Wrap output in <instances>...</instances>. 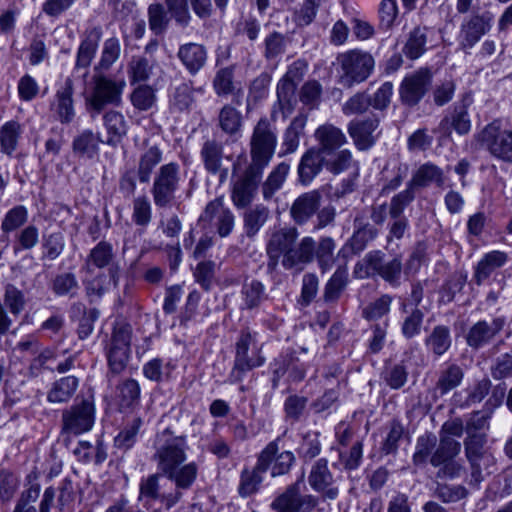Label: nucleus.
I'll return each instance as SVG.
<instances>
[{
	"label": "nucleus",
	"instance_id": "1",
	"mask_svg": "<svg viewBox=\"0 0 512 512\" xmlns=\"http://www.w3.org/2000/svg\"><path fill=\"white\" fill-rule=\"evenodd\" d=\"M153 461L160 474L167 477L179 490H189L197 480L199 465L186 463L189 445L186 435H176L171 428L157 434Z\"/></svg>",
	"mask_w": 512,
	"mask_h": 512
},
{
	"label": "nucleus",
	"instance_id": "2",
	"mask_svg": "<svg viewBox=\"0 0 512 512\" xmlns=\"http://www.w3.org/2000/svg\"><path fill=\"white\" fill-rule=\"evenodd\" d=\"M281 441L282 436L270 441L257 455L255 466L253 468L245 467L241 471L237 487L238 494L241 497L245 498L256 494L263 482V475L268 470H270L272 477L289 473L296 458L291 451H280Z\"/></svg>",
	"mask_w": 512,
	"mask_h": 512
},
{
	"label": "nucleus",
	"instance_id": "3",
	"mask_svg": "<svg viewBox=\"0 0 512 512\" xmlns=\"http://www.w3.org/2000/svg\"><path fill=\"white\" fill-rule=\"evenodd\" d=\"M87 277L86 290L89 295L100 297L110 287L118 283L120 267L113 246L100 241L89 252L82 267Z\"/></svg>",
	"mask_w": 512,
	"mask_h": 512
},
{
	"label": "nucleus",
	"instance_id": "4",
	"mask_svg": "<svg viewBox=\"0 0 512 512\" xmlns=\"http://www.w3.org/2000/svg\"><path fill=\"white\" fill-rule=\"evenodd\" d=\"M263 345L258 343L257 333L249 329L241 330L235 343V357L229 378L231 383H239L247 372L264 365Z\"/></svg>",
	"mask_w": 512,
	"mask_h": 512
},
{
	"label": "nucleus",
	"instance_id": "5",
	"mask_svg": "<svg viewBox=\"0 0 512 512\" xmlns=\"http://www.w3.org/2000/svg\"><path fill=\"white\" fill-rule=\"evenodd\" d=\"M126 87L123 78L107 75H95L90 93L85 98L87 111L92 117L103 112L107 106L119 107Z\"/></svg>",
	"mask_w": 512,
	"mask_h": 512
},
{
	"label": "nucleus",
	"instance_id": "6",
	"mask_svg": "<svg viewBox=\"0 0 512 512\" xmlns=\"http://www.w3.org/2000/svg\"><path fill=\"white\" fill-rule=\"evenodd\" d=\"M340 66L338 83L344 88H352L367 80L375 66L373 56L361 49H351L337 56Z\"/></svg>",
	"mask_w": 512,
	"mask_h": 512
},
{
	"label": "nucleus",
	"instance_id": "7",
	"mask_svg": "<svg viewBox=\"0 0 512 512\" xmlns=\"http://www.w3.org/2000/svg\"><path fill=\"white\" fill-rule=\"evenodd\" d=\"M183 177L177 162L161 165L155 172L151 186V195L157 208H170L177 199Z\"/></svg>",
	"mask_w": 512,
	"mask_h": 512
},
{
	"label": "nucleus",
	"instance_id": "8",
	"mask_svg": "<svg viewBox=\"0 0 512 512\" xmlns=\"http://www.w3.org/2000/svg\"><path fill=\"white\" fill-rule=\"evenodd\" d=\"M277 131L267 117L258 120L250 138L249 165L264 170L272 160L277 147Z\"/></svg>",
	"mask_w": 512,
	"mask_h": 512
},
{
	"label": "nucleus",
	"instance_id": "9",
	"mask_svg": "<svg viewBox=\"0 0 512 512\" xmlns=\"http://www.w3.org/2000/svg\"><path fill=\"white\" fill-rule=\"evenodd\" d=\"M486 444L487 434L467 435L464 439L465 457L470 467V485L478 486L484 480L483 471L495 464V459Z\"/></svg>",
	"mask_w": 512,
	"mask_h": 512
},
{
	"label": "nucleus",
	"instance_id": "10",
	"mask_svg": "<svg viewBox=\"0 0 512 512\" xmlns=\"http://www.w3.org/2000/svg\"><path fill=\"white\" fill-rule=\"evenodd\" d=\"M481 141L493 157L512 163V127L501 119H495L484 127Z\"/></svg>",
	"mask_w": 512,
	"mask_h": 512
},
{
	"label": "nucleus",
	"instance_id": "11",
	"mask_svg": "<svg viewBox=\"0 0 512 512\" xmlns=\"http://www.w3.org/2000/svg\"><path fill=\"white\" fill-rule=\"evenodd\" d=\"M61 422V433L63 435L78 436L89 432L95 423L93 402L84 399L63 410Z\"/></svg>",
	"mask_w": 512,
	"mask_h": 512
},
{
	"label": "nucleus",
	"instance_id": "12",
	"mask_svg": "<svg viewBox=\"0 0 512 512\" xmlns=\"http://www.w3.org/2000/svg\"><path fill=\"white\" fill-rule=\"evenodd\" d=\"M305 488L302 479L287 486L271 503L275 512H311L317 505V499L310 494H303Z\"/></svg>",
	"mask_w": 512,
	"mask_h": 512
},
{
	"label": "nucleus",
	"instance_id": "13",
	"mask_svg": "<svg viewBox=\"0 0 512 512\" xmlns=\"http://www.w3.org/2000/svg\"><path fill=\"white\" fill-rule=\"evenodd\" d=\"M298 237V229L293 226L275 227L270 230L266 241L267 268L270 271L276 270L280 259L286 257Z\"/></svg>",
	"mask_w": 512,
	"mask_h": 512
},
{
	"label": "nucleus",
	"instance_id": "14",
	"mask_svg": "<svg viewBox=\"0 0 512 512\" xmlns=\"http://www.w3.org/2000/svg\"><path fill=\"white\" fill-rule=\"evenodd\" d=\"M363 263L366 265V275H360V277L378 275L392 286L400 284L403 270L401 257L395 256L386 260L381 251L374 250L365 255Z\"/></svg>",
	"mask_w": 512,
	"mask_h": 512
},
{
	"label": "nucleus",
	"instance_id": "15",
	"mask_svg": "<svg viewBox=\"0 0 512 512\" xmlns=\"http://www.w3.org/2000/svg\"><path fill=\"white\" fill-rule=\"evenodd\" d=\"M264 170L248 165L244 172L232 181L231 200L235 207H247L254 199Z\"/></svg>",
	"mask_w": 512,
	"mask_h": 512
},
{
	"label": "nucleus",
	"instance_id": "16",
	"mask_svg": "<svg viewBox=\"0 0 512 512\" xmlns=\"http://www.w3.org/2000/svg\"><path fill=\"white\" fill-rule=\"evenodd\" d=\"M432 83V72L422 67L406 75L399 87L400 100L404 105L416 106L427 93Z\"/></svg>",
	"mask_w": 512,
	"mask_h": 512
},
{
	"label": "nucleus",
	"instance_id": "17",
	"mask_svg": "<svg viewBox=\"0 0 512 512\" xmlns=\"http://www.w3.org/2000/svg\"><path fill=\"white\" fill-rule=\"evenodd\" d=\"M234 223V214L224 205L221 197L210 201L199 217V224L203 228L214 226L220 237H227L232 232Z\"/></svg>",
	"mask_w": 512,
	"mask_h": 512
},
{
	"label": "nucleus",
	"instance_id": "18",
	"mask_svg": "<svg viewBox=\"0 0 512 512\" xmlns=\"http://www.w3.org/2000/svg\"><path fill=\"white\" fill-rule=\"evenodd\" d=\"M494 16L491 12L485 11L482 14H474L466 19L460 27L458 35L459 47L467 51L488 33L492 27Z\"/></svg>",
	"mask_w": 512,
	"mask_h": 512
},
{
	"label": "nucleus",
	"instance_id": "19",
	"mask_svg": "<svg viewBox=\"0 0 512 512\" xmlns=\"http://www.w3.org/2000/svg\"><path fill=\"white\" fill-rule=\"evenodd\" d=\"M337 477H334L328 467L326 458L316 460L309 471L308 483L310 487L320 493L324 498L334 500L339 494Z\"/></svg>",
	"mask_w": 512,
	"mask_h": 512
},
{
	"label": "nucleus",
	"instance_id": "20",
	"mask_svg": "<svg viewBox=\"0 0 512 512\" xmlns=\"http://www.w3.org/2000/svg\"><path fill=\"white\" fill-rule=\"evenodd\" d=\"M185 491L179 490L175 486L174 491L162 494L160 492L159 475L151 474L140 481L139 500L144 501L145 506L151 502L160 501L166 509H170L182 499Z\"/></svg>",
	"mask_w": 512,
	"mask_h": 512
},
{
	"label": "nucleus",
	"instance_id": "21",
	"mask_svg": "<svg viewBox=\"0 0 512 512\" xmlns=\"http://www.w3.org/2000/svg\"><path fill=\"white\" fill-rule=\"evenodd\" d=\"M101 38L102 28L100 26H93L85 30L77 49L74 73L82 72L83 78L88 76L89 67L96 55Z\"/></svg>",
	"mask_w": 512,
	"mask_h": 512
},
{
	"label": "nucleus",
	"instance_id": "22",
	"mask_svg": "<svg viewBox=\"0 0 512 512\" xmlns=\"http://www.w3.org/2000/svg\"><path fill=\"white\" fill-rule=\"evenodd\" d=\"M379 119L367 117L353 119L347 126L348 133L357 149L365 151L370 149L377 140L375 131L378 129Z\"/></svg>",
	"mask_w": 512,
	"mask_h": 512
},
{
	"label": "nucleus",
	"instance_id": "23",
	"mask_svg": "<svg viewBox=\"0 0 512 512\" xmlns=\"http://www.w3.org/2000/svg\"><path fill=\"white\" fill-rule=\"evenodd\" d=\"M74 85L70 77L56 90L51 110L55 113L57 120L62 124H69L75 118L74 108Z\"/></svg>",
	"mask_w": 512,
	"mask_h": 512
},
{
	"label": "nucleus",
	"instance_id": "24",
	"mask_svg": "<svg viewBox=\"0 0 512 512\" xmlns=\"http://www.w3.org/2000/svg\"><path fill=\"white\" fill-rule=\"evenodd\" d=\"M446 181L447 176L444 170L435 163L428 161L421 164L413 172L408 185L415 191L428 188L432 185L437 188H443Z\"/></svg>",
	"mask_w": 512,
	"mask_h": 512
},
{
	"label": "nucleus",
	"instance_id": "25",
	"mask_svg": "<svg viewBox=\"0 0 512 512\" xmlns=\"http://www.w3.org/2000/svg\"><path fill=\"white\" fill-rule=\"evenodd\" d=\"M322 195L311 190L299 195L291 205L290 216L297 225L306 224L319 210Z\"/></svg>",
	"mask_w": 512,
	"mask_h": 512
},
{
	"label": "nucleus",
	"instance_id": "26",
	"mask_svg": "<svg viewBox=\"0 0 512 512\" xmlns=\"http://www.w3.org/2000/svg\"><path fill=\"white\" fill-rule=\"evenodd\" d=\"M509 256L506 252L493 250L485 253L473 267V281L476 285L484 284L497 270L506 265Z\"/></svg>",
	"mask_w": 512,
	"mask_h": 512
},
{
	"label": "nucleus",
	"instance_id": "27",
	"mask_svg": "<svg viewBox=\"0 0 512 512\" xmlns=\"http://www.w3.org/2000/svg\"><path fill=\"white\" fill-rule=\"evenodd\" d=\"M315 240L311 236L303 237L299 242H295L285 258L281 259V264L286 270L297 268L303 269L304 265L314 260Z\"/></svg>",
	"mask_w": 512,
	"mask_h": 512
},
{
	"label": "nucleus",
	"instance_id": "28",
	"mask_svg": "<svg viewBox=\"0 0 512 512\" xmlns=\"http://www.w3.org/2000/svg\"><path fill=\"white\" fill-rule=\"evenodd\" d=\"M177 57L191 75H196L208 59L207 48L203 44L189 42L180 45Z\"/></svg>",
	"mask_w": 512,
	"mask_h": 512
},
{
	"label": "nucleus",
	"instance_id": "29",
	"mask_svg": "<svg viewBox=\"0 0 512 512\" xmlns=\"http://www.w3.org/2000/svg\"><path fill=\"white\" fill-rule=\"evenodd\" d=\"M325 167V154L317 150L315 147L308 149L301 157L298 164L299 182L307 186Z\"/></svg>",
	"mask_w": 512,
	"mask_h": 512
},
{
	"label": "nucleus",
	"instance_id": "30",
	"mask_svg": "<svg viewBox=\"0 0 512 512\" xmlns=\"http://www.w3.org/2000/svg\"><path fill=\"white\" fill-rule=\"evenodd\" d=\"M504 324L502 318H494L490 323L485 320L478 321L468 331V345L473 348L484 346L503 329Z\"/></svg>",
	"mask_w": 512,
	"mask_h": 512
},
{
	"label": "nucleus",
	"instance_id": "31",
	"mask_svg": "<svg viewBox=\"0 0 512 512\" xmlns=\"http://www.w3.org/2000/svg\"><path fill=\"white\" fill-rule=\"evenodd\" d=\"M41 493L39 473L31 471L25 478L24 489L20 493L12 512H39L35 506Z\"/></svg>",
	"mask_w": 512,
	"mask_h": 512
},
{
	"label": "nucleus",
	"instance_id": "32",
	"mask_svg": "<svg viewBox=\"0 0 512 512\" xmlns=\"http://www.w3.org/2000/svg\"><path fill=\"white\" fill-rule=\"evenodd\" d=\"M314 137L318 142V147L315 148L323 154H331V151L338 150L347 142L344 132L331 123L320 125L315 130Z\"/></svg>",
	"mask_w": 512,
	"mask_h": 512
},
{
	"label": "nucleus",
	"instance_id": "33",
	"mask_svg": "<svg viewBox=\"0 0 512 512\" xmlns=\"http://www.w3.org/2000/svg\"><path fill=\"white\" fill-rule=\"evenodd\" d=\"M354 225L355 230L341 251L349 249L353 254H359L377 237L379 231L372 224L359 218L355 219Z\"/></svg>",
	"mask_w": 512,
	"mask_h": 512
},
{
	"label": "nucleus",
	"instance_id": "34",
	"mask_svg": "<svg viewBox=\"0 0 512 512\" xmlns=\"http://www.w3.org/2000/svg\"><path fill=\"white\" fill-rule=\"evenodd\" d=\"M453 128L459 135H466L471 130V120L469 118L466 104L457 105L450 117H445L439 124V131L444 135L451 134Z\"/></svg>",
	"mask_w": 512,
	"mask_h": 512
},
{
	"label": "nucleus",
	"instance_id": "35",
	"mask_svg": "<svg viewBox=\"0 0 512 512\" xmlns=\"http://www.w3.org/2000/svg\"><path fill=\"white\" fill-rule=\"evenodd\" d=\"M464 378L463 369L456 363H446L442 366L435 384V392L446 395L460 386Z\"/></svg>",
	"mask_w": 512,
	"mask_h": 512
},
{
	"label": "nucleus",
	"instance_id": "36",
	"mask_svg": "<svg viewBox=\"0 0 512 512\" xmlns=\"http://www.w3.org/2000/svg\"><path fill=\"white\" fill-rule=\"evenodd\" d=\"M143 426L144 421L141 417L133 416L128 418L114 438L115 447L122 451L130 450L136 444Z\"/></svg>",
	"mask_w": 512,
	"mask_h": 512
},
{
	"label": "nucleus",
	"instance_id": "37",
	"mask_svg": "<svg viewBox=\"0 0 512 512\" xmlns=\"http://www.w3.org/2000/svg\"><path fill=\"white\" fill-rule=\"evenodd\" d=\"M163 159V151L157 146L148 147L139 157L137 178L140 183H148L157 165Z\"/></svg>",
	"mask_w": 512,
	"mask_h": 512
},
{
	"label": "nucleus",
	"instance_id": "38",
	"mask_svg": "<svg viewBox=\"0 0 512 512\" xmlns=\"http://www.w3.org/2000/svg\"><path fill=\"white\" fill-rule=\"evenodd\" d=\"M177 365L171 360L162 358H154L143 365V375L154 382H166L172 378Z\"/></svg>",
	"mask_w": 512,
	"mask_h": 512
},
{
	"label": "nucleus",
	"instance_id": "39",
	"mask_svg": "<svg viewBox=\"0 0 512 512\" xmlns=\"http://www.w3.org/2000/svg\"><path fill=\"white\" fill-rule=\"evenodd\" d=\"M23 132L22 125L16 120L5 122L0 127V151L12 156L17 150Z\"/></svg>",
	"mask_w": 512,
	"mask_h": 512
},
{
	"label": "nucleus",
	"instance_id": "40",
	"mask_svg": "<svg viewBox=\"0 0 512 512\" xmlns=\"http://www.w3.org/2000/svg\"><path fill=\"white\" fill-rule=\"evenodd\" d=\"M336 243L329 236L321 237L318 242L315 241L314 259L321 273H326L332 269L336 262L335 256Z\"/></svg>",
	"mask_w": 512,
	"mask_h": 512
},
{
	"label": "nucleus",
	"instance_id": "41",
	"mask_svg": "<svg viewBox=\"0 0 512 512\" xmlns=\"http://www.w3.org/2000/svg\"><path fill=\"white\" fill-rule=\"evenodd\" d=\"M79 386V380L75 376L62 377L55 381L47 393V401L50 403L68 402Z\"/></svg>",
	"mask_w": 512,
	"mask_h": 512
},
{
	"label": "nucleus",
	"instance_id": "42",
	"mask_svg": "<svg viewBox=\"0 0 512 512\" xmlns=\"http://www.w3.org/2000/svg\"><path fill=\"white\" fill-rule=\"evenodd\" d=\"M103 121L108 134L106 143L116 146L127 134L124 116L120 112L110 110L103 115Z\"/></svg>",
	"mask_w": 512,
	"mask_h": 512
},
{
	"label": "nucleus",
	"instance_id": "43",
	"mask_svg": "<svg viewBox=\"0 0 512 512\" xmlns=\"http://www.w3.org/2000/svg\"><path fill=\"white\" fill-rule=\"evenodd\" d=\"M306 124L307 116L304 114H299L293 118L283 135L284 154H291L297 150L300 138L304 135Z\"/></svg>",
	"mask_w": 512,
	"mask_h": 512
},
{
	"label": "nucleus",
	"instance_id": "44",
	"mask_svg": "<svg viewBox=\"0 0 512 512\" xmlns=\"http://www.w3.org/2000/svg\"><path fill=\"white\" fill-rule=\"evenodd\" d=\"M289 170L290 165L286 162H281L273 168L262 184V195L264 200H271L275 193L282 188Z\"/></svg>",
	"mask_w": 512,
	"mask_h": 512
},
{
	"label": "nucleus",
	"instance_id": "45",
	"mask_svg": "<svg viewBox=\"0 0 512 512\" xmlns=\"http://www.w3.org/2000/svg\"><path fill=\"white\" fill-rule=\"evenodd\" d=\"M201 159L210 174H217L222 169L223 146L215 140H207L201 148Z\"/></svg>",
	"mask_w": 512,
	"mask_h": 512
},
{
	"label": "nucleus",
	"instance_id": "46",
	"mask_svg": "<svg viewBox=\"0 0 512 512\" xmlns=\"http://www.w3.org/2000/svg\"><path fill=\"white\" fill-rule=\"evenodd\" d=\"M450 329L444 325H437L425 339V345L436 356H442L451 346Z\"/></svg>",
	"mask_w": 512,
	"mask_h": 512
},
{
	"label": "nucleus",
	"instance_id": "47",
	"mask_svg": "<svg viewBox=\"0 0 512 512\" xmlns=\"http://www.w3.org/2000/svg\"><path fill=\"white\" fill-rule=\"evenodd\" d=\"M426 44L427 28L417 26L409 33L402 51L408 59L415 60L425 53Z\"/></svg>",
	"mask_w": 512,
	"mask_h": 512
},
{
	"label": "nucleus",
	"instance_id": "48",
	"mask_svg": "<svg viewBox=\"0 0 512 512\" xmlns=\"http://www.w3.org/2000/svg\"><path fill=\"white\" fill-rule=\"evenodd\" d=\"M461 451V443L452 437L441 436L439 445L430 458V463L434 467H439L443 463L454 459Z\"/></svg>",
	"mask_w": 512,
	"mask_h": 512
},
{
	"label": "nucleus",
	"instance_id": "49",
	"mask_svg": "<svg viewBox=\"0 0 512 512\" xmlns=\"http://www.w3.org/2000/svg\"><path fill=\"white\" fill-rule=\"evenodd\" d=\"M193 91L191 83L176 86L170 95V108L176 112L189 111L195 102Z\"/></svg>",
	"mask_w": 512,
	"mask_h": 512
},
{
	"label": "nucleus",
	"instance_id": "50",
	"mask_svg": "<svg viewBox=\"0 0 512 512\" xmlns=\"http://www.w3.org/2000/svg\"><path fill=\"white\" fill-rule=\"evenodd\" d=\"M270 216L269 209L262 205H256L244 214V228L248 237H254Z\"/></svg>",
	"mask_w": 512,
	"mask_h": 512
},
{
	"label": "nucleus",
	"instance_id": "51",
	"mask_svg": "<svg viewBox=\"0 0 512 512\" xmlns=\"http://www.w3.org/2000/svg\"><path fill=\"white\" fill-rule=\"evenodd\" d=\"M287 41L284 34L273 31L267 34L263 40V57L267 61H276L286 51Z\"/></svg>",
	"mask_w": 512,
	"mask_h": 512
},
{
	"label": "nucleus",
	"instance_id": "52",
	"mask_svg": "<svg viewBox=\"0 0 512 512\" xmlns=\"http://www.w3.org/2000/svg\"><path fill=\"white\" fill-rule=\"evenodd\" d=\"M221 130L228 135H235L242 128V115L235 107L224 105L218 115Z\"/></svg>",
	"mask_w": 512,
	"mask_h": 512
},
{
	"label": "nucleus",
	"instance_id": "53",
	"mask_svg": "<svg viewBox=\"0 0 512 512\" xmlns=\"http://www.w3.org/2000/svg\"><path fill=\"white\" fill-rule=\"evenodd\" d=\"M99 142H102L99 136L95 135L91 130H84L74 138L72 143L73 151L79 155L91 158L97 153Z\"/></svg>",
	"mask_w": 512,
	"mask_h": 512
},
{
	"label": "nucleus",
	"instance_id": "54",
	"mask_svg": "<svg viewBox=\"0 0 512 512\" xmlns=\"http://www.w3.org/2000/svg\"><path fill=\"white\" fill-rule=\"evenodd\" d=\"M348 282V273L345 268H338L325 285L324 299L327 302L336 301Z\"/></svg>",
	"mask_w": 512,
	"mask_h": 512
},
{
	"label": "nucleus",
	"instance_id": "55",
	"mask_svg": "<svg viewBox=\"0 0 512 512\" xmlns=\"http://www.w3.org/2000/svg\"><path fill=\"white\" fill-rule=\"evenodd\" d=\"M27 220V208L23 205H16L5 213L1 221V230L3 233L15 232L22 227Z\"/></svg>",
	"mask_w": 512,
	"mask_h": 512
},
{
	"label": "nucleus",
	"instance_id": "56",
	"mask_svg": "<svg viewBox=\"0 0 512 512\" xmlns=\"http://www.w3.org/2000/svg\"><path fill=\"white\" fill-rule=\"evenodd\" d=\"M352 160V153L348 149L331 151V154H325V168L338 175L350 168Z\"/></svg>",
	"mask_w": 512,
	"mask_h": 512
},
{
	"label": "nucleus",
	"instance_id": "57",
	"mask_svg": "<svg viewBox=\"0 0 512 512\" xmlns=\"http://www.w3.org/2000/svg\"><path fill=\"white\" fill-rule=\"evenodd\" d=\"M393 298L388 294H383L374 301L368 303L362 309V317L368 321H375L386 316L390 312Z\"/></svg>",
	"mask_w": 512,
	"mask_h": 512
},
{
	"label": "nucleus",
	"instance_id": "58",
	"mask_svg": "<svg viewBox=\"0 0 512 512\" xmlns=\"http://www.w3.org/2000/svg\"><path fill=\"white\" fill-rule=\"evenodd\" d=\"M234 71L235 66H228L219 69L213 79V89L218 96H227L234 92Z\"/></svg>",
	"mask_w": 512,
	"mask_h": 512
},
{
	"label": "nucleus",
	"instance_id": "59",
	"mask_svg": "<svg viewBox=\"0 0 512 512\" xmlns=\"http://www.w3.org/2000/svg\"><path fill=\"white\" fill-rule=\"evenodd\" d=\"M265 289L261 282L252 280L242 287L243 308L253 309L258 307L265 299Z\"/></svg>",
	"mask_w": 512,
	"mask_h": 512
},
{
	"label": "nucleus",
	"instance_id": "60",
	"mask_svg": "<svg viewBox=\"0 0 512 512\" xmlns=\"http://www.w3.org/2000/svg\"><path fill=\"white\" fill-rule=\"evenodd\" d=\"M132 105L140 111H147L156 104V92L149 85H140L130 96Z\"/></svg>",
	"mask_w": 512,
	"mask_h": 512
},
{
	"label": "nucleus",
	"instance_id": "61",
	"mask_svg": "<svg viewBox=\"0 0 512 512\" xmlns=\"http://www.w3.org/2000/svg\"><path fill=\"white\" fill-rule=\"evenodd\" d=\"M149 28L155 35L163 34L169 24V17L162 4L154 3L148 7Z\"/></svg>",
	"mask_w": 512,
	"mask_h": 512
},
{
	"label": "nucleus",
	"instance_id": "62",
	"mask_svg": "<svg viewBox=\"0 0 512 512\" xmlns=\"http://www.w3.org/2000/svg\"><path fill=\"white\" fill-rule=\"evenodd\" d=\"M152 68V64L145 57H132L128 66V73L131 83L147 81L152 73Z\"/></svg>",
	"mask_w": 512,
	"mask_h": 512
},
{
	"label": "nucleus",
	"instance_id": "63",
	"mask_svg": "<svg viewBox=\"0 0 512 512\" xmlns=\"http://www.w3.org/2000/svg\"><path fill=\"white\" fill-rule=\"evenodd\" d=\"M120 41L116 37L108 38L104 41L98 68L109 69L120 57Z\"/></svg>",
	"mask_w": 512,
	"mask_h": 512
},
{
	"label": "nucleus",
	"instance_id": "64",
	"mask_svg": "<svg viewBox=\"0 0 512 512\" xmlns=\"http://www.w3.org/2000/svg\"><path fill=\"white\" fill-rule=\"evenodd\" d=\"M152 219V206L149 199L142 195L133 200L132 220L137 226L146 227Z\"/></svg>",
	"mask_w": 512,
	"mask_h": 512
}]
</instances>
